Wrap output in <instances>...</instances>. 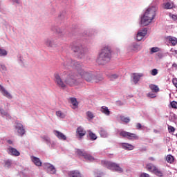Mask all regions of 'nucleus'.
Masks as SVG:
<instances>
[{
  "label": "nucleus",
  "instance_id": "nucleus-1",
  "mask_svg": "<svg viewBox=\"0 0 177 177\" xmlns=\"http://www.w3.org/2000/svg\"><path fill=\"white\" fill-rule=\"evenodd\" d=\"M62 68H74L77 71V74L87 81V82H91V81H95V82H98L102 81L103 77H100L97 79V77L95 76L91 72H88L85 69L82 68L84 66L80 62L74 61L71 58H67L62 64Z\"/></svg>",
  "mask_w": 177,
  "mask_h": 177
},
{
  "label": "nucleus",
  "instance_id": "nucleus-2",
  "mask_svg": "<svg viewBox=\"0 0 177 177\" xmlns=\"http://www.w3.org/2000/svg\"><path fill=\"white\" fill-rule=\"evenodd\" d=\"M158 10V3H152L140 17V24L141 26H149L154 20Z\"/></svg>",
  "mask_w": 177,
  "mask_h": 177
},
{
  "label": "nucleus",
  "instance_id": "nucleus-3",
  "mask_svg": "<svg viewBox=\"0 0 177 177\" xmlns=\"http://www.w3.org/2000/svg\"><path fill=\"white\" fill-rule=\"evenodd\" d=\"M111 59V47L109 45H105L99 55V57L97 59V63L100 65L106 64L110 62Z\"/></svg>",
  "mask_w": 177,
  "mask_h": 177
},
{
  "label": "nucleus",
  "instance_id": "nucleus-4",
  "mask_svg": "<svg viewBox=\"0 0 177 177\" xmlns=\"http://www.w3.org/2000/svg\"><path fill=\"white\" fill-rule=\"evenodd\" d=\"M102 164L104 165V167H107L108 169L113 171V172H118V174H122V172H124V169L120 167V165L115 162L102 160Z\"/></svg>",
  "mask_w": 177,
  "mask_h": 177
},
{
  "label": "nucleus",
  "instance_id": "nucleus-5",
  "mask_svg": "<svg viewBox=\"0 0 177 177\" xmlns=\"http://www.w3.org/2000/svg\"><path fill=\"white\" fill-rule=\"evenodd\" d=\"M65 84L69 85V86H74V85H80L81 84V80L78 78V75H74V73H71L68 75L65 80Z\"/></svg>",
  "mask_w": 177,
  "mask_h": 177
},
{
  "label": "nucleus",
  "instance_id": "nucleus-6",
  "mask_svg": "<svg viewBox=\"0 0 177 177\" xmlns=\"http://www.w3.org/2000/svg\"><path fill=\"white\" fill-rule=\"evenodd\" d=\"M72 50L74 52L77 59H84V57H85L84 46L81 44H73L72 46Z\"/></svg>",
  "mask_w": 177,
  "mask_h": 177
},
{
  "label": "nucleus",
  "instance_id": "nucleus-7",
  "mask_svg": "<svg viewBox=\"0 0 177 177\" xmlns=\"http://www.w3.org/2000/svg\"><path fill=\"white\" fill-rule=\"evenodd\" d=\"M120 136L122 138H125L129 140H138L139 139V136L133 133L127 132L125 131H120L119 133Z\"/></svg>",
  "mask_w": 177,
  "mask_h": 177
},
{
  "label": "nucleus",
  "instance_id": "nucleus-8",
  "mask_svg": "<svg viewBox=\"0 0 177 177\" xmlns=\"http://www.w3.org/2000/svg\"><path fill=\"white\" fill-rule=\"evenodd\" d=\"M76 153L78 156L84 157L85 160H88V161H93L95 160V158H93V156L86 153V151H85L84 150L76 149Z\"/></svg>",
  "mask_w": 177,
  "mask_h": 177
},
{
  "label": "nucleus",
  "instance_id": "nucleus-9",
  "mask_svg": "<svg viewBox=\"0 0 177 177\" xmlns=\"http://www.w3.org/2000/svg\"><path fill=\"white\" fill-rule=\"evenodd\" d=\"M43 167L44 168V169H46L48 174H50L51 175H55V174H56V168L55 167V166H53V165L50 163H44Z\"/></svg>",
  "mask_w": 177,
  "mask_h": 177
},
{
  "label": "nucleus",
  "instance_id": "nucleus-10",
  "mask_svg": "<svg viewBox=\"0 0 177 177\" xmlns=\"http://www.w3.org/2000/svg\"><path fill=\"white\" fill-rule=\"evenodd\" d=\"M15 128L20 136H23L26 133V129L21 122H15Z\"/></svg>",
  "mask_w": 177,
  "mask_h": 177
},
{
  "label": "nucleus",
  "instance_id": "nucleus-11",
  "mask_svg": "<svg viewBox=\"0 0 177 177\" xmlns=\"http://www.w3.org/2000/svg\"><path fill=\"white\" fill-rule=\"evenodd\" d=\"M54 77L57 85L59 86V88L64 89V88H66V84H64V82H63V80H62L60 75H59V73H55Z\"/></svg>",
  "mask_w": 177,
  "mask_h": 177
},
{
  "label": "nucleus",
  "instance_id": "nucleus-12",
  "mask_svg": "<svg viewBox=\"0 0 177 177\" xmlns=\"http://www.w3.org/2000/svg\"><path fill=\"white\" fill-rule=\"evenodd\" d=\"M0 93L1 95L4 96V97H6L7 99H9L10 100H12L13 99V95L6 90V88L2 86V84H0Z\"/></svg>",
  "mask_w": 177,
  "mask_h": 177
},
{
  "label": "nucleus",
  "instance_id": "nucleus-13",
  "mask_svg": "<svg viewBox=\"0 0 177 177\" xmlns=\"http://www.w3.org/2000/svg\"><path fill=\"white\" fill-rule=\"evenodd\" d=\"M147 35V28L139 30L136 35L137 41H142L145 38V37H146Z\"/></svg>",
  "mask_w": 177,
  "mask_h": 177
},
{
  "label": "nucleus",
  "instance_id": "nucleus-14",
  "mask_svg": "<svg viewBox=\"0 0 177 177\" xmlns=\"http://www.w3.org/2000/svg\"><path fill=\"white\" fill-rule=\"evenodd\" d=\"M53 133L59 140H67V137L63 133L57 130H54Z\"/></svg>",
  "mask_w": 177,
  "mask_h": 177
},
{
  "label": "nucleus",
  "instance_id": "nucleus-15",
  "mask_svg": "<svg viewBox=\"0 0 177 177\" xmlns=\"http://www.w3.org/2000/svg\"><path fill=\"white\" fill-rule=\"evenodd\" d=\"M8 153L11 154V156H15V157H19V156H20V152H19V151H17V149L15 148L10 146H9L8 148Z\"/></svg>",
  "mask_w": 177,
  "mask_h": 177
},
{
  "label": "nucleus",
  "instance_id": "nucleus-16",
  "mask_svg": "<svg viewBox=\"0 0 177 177\" xmlns=\"http://www.w3.org/2000/svg\"><path fill=\"white\" fill-rule=\"evenodd\" d=\"M68 177H82V174L79 170H72L68 172Z\"/></svg>",
  "mask_w": 177,
  "mask_h": 177
},
{
  "label": "nucleus",
  "instance_id": "nucleus-17",
  "mask_svg": "<svg viewBox=\"0 0 177 177\" xmlns=\"http://www.w3.org/2000/svg\"><path fill=\"white\" fill-rule=\"evenodd\" d=\"M120 146L122 148H123L124 150H133L135 149V147L129 143L127 142H122L120 144Z\"/></svg>",
  "mask_w": 177,
  "mask_h": 177
},
{
  "label": "nucleus",
  "instance_id": "nucleus-18",
  "mask_svg": "<svg viewBox=\"0 0 177 177\" xmlns=\"http://www.w3.org/2000/svg\"><path fill=\"white\" fill-rule=\"evenodd\" d=\"M143 77V73H133L132 78H133V82L134 84H137L139 82L140 77Z\"/></svg>",
  "mask_w": 177,
  "mask_h": 177
},
{
  "label": "nucleus",
  "instance_id": "nucleus-19",
  "mask_svg": "<svg viewBox=\"0 0 177 177\" xmlns=\"http://www.w3.org/2000/svg\"><path fill=\"white\" fill-rule=\"evenodd\" d=\"M45 45L49 48H54L56 46V41L54 39H47L45 40Z\"/></svg>",
  "mask_w": 177,
  "mask_h": 177
},
{
  "label": "nucleus",
  "instance_id": "nucleus-20",
  "mask_svg": "<svg viewBox=\"0 0 177 177\" xmlns=\"http://www.w3.org/2000/svg\"><path fill=\"white\" fill-rule=\"evenodd\" d=\"M31 160L32 162L36 165L37 167H41L42 165V162H41V160L39 158L35 157V156H31Z\"/></svg>",
  "mask_w": 177,
  "mask_h": 177
},
{
  "label": "nucleus",
  "instance_id": "nucleus-21",
  "mask_svg": "<svg viewBox=\"0 0 177 177\" xmlns=\"http://www.w3.org/2000/svg\"><path fill=\"white\" fill-rule=\"evenodd\" d=\"M167 39L168 41L170 42V44H171V46H175L177 44V38L175 37H172V36H168L167 37Z\"/></svg>",
  "mask_w": 177,
  "mask_h": 177
},
{
  "label": "nucleus",
  "instance_id": "nucleus-22",
  "mask_svg": "<svg viewBox=\"0 0 177 177\" xmlns=\"http://www.w3.org/2000/svg\"><path fill=\"white\" fill-rule=\"evenodd\" d=\"M77 133L79 135L80 138H82V136H85L86 131L84 129V128L80 127L77 129Z\"/></svg>",
  "mask_w": 177,
  "mask_h": 177
},
{
  "label": "nucleus",
  "instance_id": "nucleus-23",
  "mask_svg": "<svg viewBox=\"0 0 177 177\" xmlns=\"http://www.w3.org/2000/svg\"><path fill=\"white\" fill-rule=\"evenodd\" d=\"M0 114L1 117H4L5 118H11L10 115H9V113H8V111H4L2 107H0Z\"/></svg>",
  "mask_w": 177,
  "mask_h": 177
},
{
  "label": "nucleus",
  "instance_id": "nucleus-24",
  "mask_svg": "<svg viewBox=\"0 0 177 177\" xmlns=\"http://www.w3.org/2000/svg\"><path fill=\"white\" fill-rule=\"evenodd\" d=\"M100 111L105 115H110V110H109V108L106 106H102L100 109Z\"/></svg>",
  "mask_w": 177,
  "mask_h": 177
},
{
  "label": "nucleus",
  "instance_id": "nucleus-25",
  "mask_svg": "<svg viewBox=\"0 0 177 177\" xmlns=\"http://www.w3.org/2000/svg\"><path fill=\"white\" fill-rule=\"evenodd\" d=\"M130 48L131 49V50L138 52V50H139L140 49V46H139V44H138L137 43H133L131 45Z\"/></svg>",
  "mask_w": 177,
  "mask_h": 177
},
{
  "label": "nucleus",
  "instance_id": "nucleus-26",
  "mask_svg": "<svg viewBox=\"0 0 177 177\" xmlns=\"http://www.w3.org/2000/svg\"><path fill=\"white\" fill-rule=\"evenodd\" d=\"M53 31H55L57 34H63V28H59L57 26H53L51 28Z\"/></svg>",
  "mask_w": 177,
  "mask_h": 177
},
{
  "label": "nucleus",
  "instance_id": "nucleus-27",
  "mask_svg": "<svg viewBox=\"0 0 177 177\" xmlns=\"http://www.w3.org/2000/svg\"><path fill=\"white\" fill-rule=\"evenodd\" d=\"M71 103L73 106V110H75L77 107H78V102L77 101L76 98L72 97L71 98Z\"/></svg>",
  "mask_w": 177,
  "mask_h": 177
},
{
  "label": "nucleus",
  "instance_id": "nucleus-28",
  "mask_svg": "<svg viewBox=\"0 0 177 177\" xmlns=\"http://www.w3.org/2000/svg\"><path fill=\"white\" fill-rule=\"evenodd\" d=\"M41 138L46 143L47 146H50V138L48 136H43Z\"/></svg>",
  "mask_w": 177,
  "mask_h": 177
},
{
  "label": "nucleus",
  "instance_id": "nucleus-29",
  "mask_svg": "<svg viewBox=\"0 0 177 177\" xmlns=\"http://www.w3.org/2000/svg\"><path fill=\"white\" fill-rule=\"evenodd\" d=\"M156 168H157V167L154 166L151 163L147 165V169H148V171H150V172H154V171H156Z\"/></svg>",
  "mask_w": 177,
  "mask_h": 177
},
{
  "label": "nucleus",
  "instance_id": "nucleus-30",
  "mask_svg": "<svg viewBox=\"0 0 177 177\" xmlns=\"http://www.w3.org/2000/svg\"><path fill=\"white\" fill-rule=\"evenodd\" d=\"M163 6L165 9H172V8H174V3L173 2L164 3Z\"/></svg>",
  "mask_w": 177,
  "mask_h": 177
},
{
  "label": "nucleus",
  "instance_id": "nucleus-31",
  "mask_svg": "<svg viewBox=\"0 0 177 177\" xmlns=\"http://www.w3.org/2000/svg\"><path fill=\"white\" fill-rule=\"evenodd\" d=\"M88 136L91 140H96V139H97L96 134H95V133L92 132L91 130L88 131Z\"/></svg>",
  "mask_w": 177,
  "mask_h": 177
},
{
  "label": "nucleus",
  "instance_id": "nucleus-32",
  "mask_svg": "<svg viewBox=\"0 0 177 177\" xmlns=\"http://www.w3.org/2000/svg\"><path fill=\"white\" fill-rule=\"evenodd\" d=\"M107 77L111 81H114V80H117V78H118V75L109 73L107 75Z\"/></svg>",
  "mask_w": 177,
  "mask_h": 177
},
{
  "label": "nucleus",
  "instance_id": "nucleus-33",
  "mask_svg": "<svg viewBox=\"0 0 177 177\" xmlns=\"http://www.w3.org/2000/svg\"><path fill=\"white\" fill-rule=\"evenodd\" d=\"M174 156L171 154L167 155L166 157V161L169 162V164H172V162H174Z\"/></svg>",
  "mask_w": 177,
  "mask_h": 177
},
{
  "label": "nucleus",
  "instance_id": "nucleus-34",
  "mask_svg": "<svg viewBox=\"0 0 177 177\" xmlns=\"http://www.w3.org/2000/svg\"><path fill=\"white\" fill-rule=\"evenodd\" d=\"M120 120L122 121V122H125V124H129V122H131V119L129 117H125V116H120Z\"/></svg>",
  "mask_w": 177,
  "mask_h": 177
},
{
  "label": "nucleus",
  "instance_id": "nucleus-35",
  "mask_svg": "<svg viewBox=\"0 0 177 177\" xmlns=\"http://www.w3.org/2000/svg\"><path fill=\"white\" fill-rule=\"evenodd\" d=\"M149 88L151 91H153L154 92H158L160 91L158 86H157L156 84L149 85Z\"/></svg>",
  "mask_w": 177,
  "mask_h": 177
},
{
  "label": "nucleus",
  "instance_id": "nucleus-36",
  "mask_svg": "<svg viewBox=\"0 0 177 177\" xmlns=\"http://www.w3.org/2000/svg\"><path fill=\"white\" fill-rule=\"evenodd\" d=\"M0 71L1 73H5L8 71V68L3 64H0Z\"/></svg>",
  "mask_w": 177,
  "mask_h": 177
},
{
  "label": "nucleus",
  "instance_id": "nucleus-37",
  "mask_svg": "<svg viewBox=\"0 0 177 177\" xmlns=\"http://www.w3.org/2000/svg\"><path fill=\"white\" fill-rule=\"evenodd\" d=\"M100 135L102 138H107L109 134L107 133V131L106 130L102 129L100 131Z\"/></svg>",
  "mask_w": 177,
  "mask_h": 177
},
{
  "label": "nucleus",
  "instance_id": "nucleus-38",
  "mask_svg": "<svg viewBox=\"0 0 177 177\" xmlns=\"http://www.w3.org/2000/svg\"><path fill=\"white\" fill-rule=\"evenodd\" d=\"M153 174H155V175H156V176H163V174L162 171H161V170H160L158 168H156L155 171H153Z\"/></svg>",
  "mask_w": 177,
  "mask_h": 177
},
{
  "label": "nucleus",
  "instance_id": "nucleus-39",
  "mask_svg": "<svg viewBox=\"0 0 177 177\" xmlns=\"http://www.w3.org/2000/svg\"><path fill=\"white\" fill-rule=\"evenodd\" d=\"M18 57V63L20 66H24V59L21 57V55H19Z\"/></svg>",
  "mask_w": 177,
  "mask_h": 177
},
{
  "label": "nucleus",
  "instance_id": "nucleus-40",
  "mask_svg": "<svg viewBox=\"0 0 177 177\" xmlns=\"http://www.w3.org/2000/svg\"><path fill=\"white\" fill-rule=\"evenodd\" d=\"M57 117H59V118H65L66 114L62 112V111H58L56 112Z\"/></svg>",
  "mask_w": 177,
  "mask_h": 177
},
{
  "label": "nucleus",
  "instance_id": "nucleus-41",
  "mask_svg": "<svg viewBox=\"0 0 177 177\" xmlns=\"http://www.w3.org/2000/svg\"><path fill=\"white\" fill-rule=\"evenodd\" d=\"M5 168H10L12 167V161L10 160H7L4 162Z\"/></svg>",
  "mask_w": 177,
  "mask_h": 177
},
{
  "label": "nucleus",
  "instance_id": "nucleus-42",
  "mask_svg": "<svg viewBox=\"0 0 177 177\" xmlns=\"http://www.w3.org/2000/svg\"><path fill=\"white\" fill-rule=\"evenodd\" d=\"M8 56V51L5 49L0 48V57Z\"/></svg>",
  "mask_w": 177,
  "mask_h": 177
},
{
  "label": "nucleus",
  "instance_id": "nucleus-43",
  "mask_svg": "<svg viewBox=\"0 0 177 177\" xmlns=\"http://www.w3.org/2000/svg\"><path fill=\"white\" fill-rule=\"evenodd\" d=\"M160 51V48L158 47H152L151 48L150 53L151 55H153V53H157V52Z\"/></svg>",
  "mask_w": 177,
  "mask_h": 177
},
{
  "label": "nucleus",
  "instance_id": "nucleus-44",
  "mask_svg": "<svg viewBox=\"0 0 177 177\" xmlns=\"http://www.w3.org/2000/svg\"><path fill=\"white\" fill-rule=\"evenodd\" d=\"M86 116L88 117V118H89L90 120H93V118H95V115H93V113L91 112V111H87L86 112Z\"/></svg>",
  "mask_w": 177,
  "mask_h": 177
},
{
  "label": "nucleus",
  "instance_id": "nucleus-45",
  "mask_svg": "<svg viewBox=\"0 0 177 177\" xmlns=\"http://www.w3.org/2000/svg\"><path fill=\"white\" fill-rule=\"evenodd\" d=\"M172 109H177V102L176 101H173L170 103Z\"/></svg>",
  "mask_w": 177,
  "mask_h": 177
},
{
  "label": "nucleus",
  "instance_id": "nucleus-46",
  "mask_svg": "<svg viewBox=\"0 0 177 177\" xmlns=\"http://www.w3.org/2000/svg\"><path fill=\"white\" fill-rule=\"evenodd\" d=\"M151 75H153V76L157 75V74H158V70H157L156 68L153 69L151 72Z\"/></svg>",
  "mask_w": 177,
  "mask_h": 177
},
{
  "label": "nucleus",
  "instance_id": "nucleus-47",
  "mask_svg": "<svg viewBox=\"0 0 177 177\" xmlns=\"http://www.w3.org/2000/svg\"><path fill=\"white\" fill-rule=\"evenodd\" d=\"M56 147V142L55 141H50V146L49 147H51L52 149H54V147Z\"/></svg>",
  "mask_w": 177,
  "mask_h": 177
},
{
  "label": "nucleus",
  "instance_id": "nucleus-48",
  "mask_svg": "<svg viewBox=\"0 0 177 177\" xmlns=\"http://www.w3.org/2000/svg\"><path fill=\"white\" fill-rule=\"evenodd\" d=\"M168 131L171 133V132H175V129L172 126H168Z\"/></svg>",
  "mask_w": 177,
  "mask_h": 177
},
{
  "label": "nucleus",
  "instance_id": "nucleus-49",
  "mask_svg": "<svg viewBox=\"0 0 177 177\" xmlns=\"http://www.w3.org/2000/svg\"><path fill=\"white\" fill-rule=\"evenodd\" d=\"M148 97H151V99H154V97H156V94L153 93H149L147 94Z\"/></svg>",
  "mask_w": 177,
  "mask_h": 177
},
{
  "label": "nucleus",
  "instance_id": "nucleus-50",
  "mask_svg": "<svg viewBox=\"0 0 177 177\" xmlns=\"http://www.w3.org/2000/svg\"><path fill=\"white\" fill-rule=\"evenodd\" d=\"M95 175L96 177H102L103 176V173L98 171V172H95Z\"/></svg>",
  "mask_w": 177,
  "mask_h": 177
},
{
  "label": "nucleus",
  "instance_id": "nucleus-51",
  "mask_svg": "<svg viewBox=\"0 0 177 177\" xmlns=\"http://www.w3.org/2000/svg\"><path fill=\"white\" fill-rule=\"evenodd\" d=\"M140 177H150V175L146 173H142L140 175Z\"/></svg>",
  "mask_w": 177,
  "mask_h": 177
},
{
  "label": "nucleus",
  "instance_id": "nucleus-52",
  "mask_svg": "<svg viewBox=\"0 0 177 177\" xmlns=\"http://www.w3.org/2000/svg\"><path fill=\"white\" fill-rule=\"evenodd\" d=\"M136 128H137V129H142V128H143V127L142 126V124L140 123H137Z\"/></svg>",
  "mask_w": 177,
  "mask_h": 177
},
{
  "label": "nucleus",
  "instance_id": "nucleus-53",
  "mask_svg": "<svg viewBox=\"0 0 177 177\" xmlns=\"http://www.w3.org/2000/svg\"><path fill=\"white\" fill-rule=\"evenodd\" d=\"M13 3H17V5L20 4V1L19 0H11Z\"/></svg>",
  "mask_w": 177,
  "mask_h": 177
},
{
  "label": "nucleus",
  "instance_id": "nucleus-54",
  "mask_svg": "<svg viewBox=\"0 0 177 177\" xmlns=\"http://www.w3.org/2000/svg\"><path fill=\"white\" fill-rule=\"evenodd\" d=\"M171 19H173V20H177V15H171Z\"/></svg>",
  "mask_w": 177,
  "mask_h": 177
},
{
  "label": "nucleus",
  "instance_id": "nucleus-55",
  "mask_svg": "<svg viewBox=\"0 0 177 177\" xmlns=\"http://www.w3.org/2000/svg\"><path fill=\"white\" fill-rule=\"evenodd\" d=\"M7 143H8V145H13V141H12V140H7Z\"/></svg>",
  "mask_w": 177,
  "mask_h": 177
},
{
  "label": "nucleus",
  "instance_id": "nucleus-56",
  "mask_svg": "<svg viewBox=\"0 0 177 177\" xmlns=\"http://www.w3.org/2000/svg\"><path fill=\"white\" fill-rule=\"evenodd\" d=\"M149 160H150L151 161H154V158L150 157V158H149Z\"/></svg>",
  "mask_w": 177,
  "mask_h": 177
},
{
  "label": "nucleus",
  "instance_id": "nucleus-57",
  "mask_svg": "<svg viewBox=\"0 0 177 177\" xmlns=\"http://www.w3.org/2000/svg\"><path fill=\"white\" fill-rule=\"evenodd\" d=\"M173 67H176V64H173Z\"/></svg>",
  "mask_w": 177,
  "mask_h": 177
},
{
  "label": "nucleus",
  "instance_id": "nucleus-58",
  "mask_svg": "<svg viewBox=\"0 0 177 177\" xmlns=\"http://www.w3.org/2000/svg\"><path fill=\"white\" fill-rule=\"evenodd\" d=\"M173 117H174V118H176V115L173 114Z\"/></svg>",
  "mask_w": 177,
  "mask_h": 177
},
{
  "label": "nucleus",
  "instance_id": "nucleus-59",
  "mask_svg": "<svg viewBox=\"0 0 177 177\" xmlns=\"http://www.w3.org/2000/svg\"><path fill=\"white\" fill-rule=\"evenodd\" d=\"M64 74H66V72H64Z\"/></svg>",
  "mask_w": 177,
  "mask_h": 177
},
{
  "label": "nucleus",
  "instance_id": "nucleus-60",
  "mask_svg": "<svg viewBox=\"0 0 177 177\" xmlns=\"http://www.w3.org/2000/svg\"><path fill=\"white\" fill-rule=\"evenodd\" d=\"M154 132H157V131L154 130Z\"/></svg>",
  "mask_w": 177,
  "mask_h": 177
},
{
  "label": "nucleus",
  "instance_id": "nucleus-61",
  "mask_svg": "<svg viewBox=\"0 0 177 177\" xmlns=\"http://www.w3.org/2000/svg\"><path fill=\"white\" fill-rule=\"evenodd\" d=\"M176 136L177 137V133H176Z\"/></svg>",
  "mask_w": 177,
  "mask_h": 177
}]
</instances>
